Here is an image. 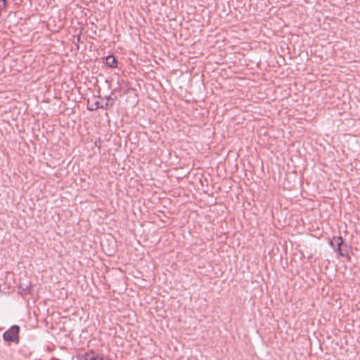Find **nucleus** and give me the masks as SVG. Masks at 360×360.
<instances>
[{"instance_id": "f257e3e1", "label": "nucleus", "mask_w": 360, "mask_h": 360, "mask_svg": "<svg viewBox=\"0 0 360 360\" xmlns=\"http://www.w3.org/2000/svg\"><path fill=\"white\" fill-rule=\"evenodd\" d=\"M19 332L20 326L13 325L4 333L3 339L5 342L18 343L19 341Z\"/></svg>"}, {"instance_id": "f03ea898", "label": "nucleus", "mask_w": 360, "mask_h": 360, "mask_svg": "<svg viewBox=\"0 0 360 360\" xmlns=\"http://www.w3.org/2000/svg\"><path fill=\"white\" fill-rule=\"evenodd\" d=\"M111 107H112V103H105L104 105H101L98 101L93 102L88 99L87 101V110L90 111H94L98 108L108 110Z\"/></svg>"}, {"instance_id": "7ed1b4c3", "label": "nucleus", "mask_w": 360, "mask_h": 360, "mask_svg": "<svg viewBox=\"0 0 360 360\" xmlns=\"http://www.w3.org/2000/svg\"><path fill=\"white\" fill-rule=\"evenodd\" d=\"M77 360H98V355L95 353H85L77 357Z\"/></svg>"}, {"instance_id": "20e7f679", "label": "nucleus", "mask_w": 360, "mask_h": 360, "mask_svg": "<svg viewBox=\"0 0 360 360\" xmlns=\"http://www.w3.org/2000/svg\"><path fill=\"white\" fill-rule=\"evenodd\" d=\"M105 64L110 68H115L117 66V60L113 56H108L105 58Z\"/></svg>"}, {"instance_id": "39448f33", "label": "nucleus", "mask_w": 360, "mask_h": 360, "mask_svg": "<svg viewBox=\"0 0 360 360\" xmlns=\"http://www.w3.org/2000/svg\"><path fill=\"white\" fill-rule=\"evenodd\" d=\"M334 243H336L337 246L341 245L343 243L342 238L341 236L334 237L333 240L330 241V245L333 246Z\"/></svg>"}, {"instance_id": "423d86ee", "label": "nucleus", "mask_w": 360, "mask_h": 360, "mask_svg": "<svg viewBox=\"0 0 360 360\" xmlns=\"http://www.w3.org/2000/svg\"><path fill=\"white\" fill-rule=\"evenodd\" d=\"M6 7V0H0V11Z\"/></svg>"}, {"instance_id": "0eeeda50", "label": "nucleus", "mask_w": 360, "mask_h": 360, "mask_svg": "<svg viewBox=\"0 0 360 360\" xmlns=\"http://www.w3.org/2000/svg\"><path fill=\"white\" fill-rule=\"evenodd\" d=\"M105 98L107 100L106 101V103H114V101L116 99V97H115V98H112V96L110 95V96H105Z\"/></svg>"}, {"instance_id": "6e6552de", "label": "nucleus", "mask_w": 360, "mask_h": 360, "mask_svg": "<svg viewBox=\"0 0 360 360\" xmlns=\"http://www.w3.org/2000/svg\"><path fill=\"white\" fill-rule=\"evenodd\" d=\"M340 246H341V245H338V248H337V250H336L335 251H336V252H338V254H339L340 256H342V257H345V254H343V253L342 252V250H341Z\"/></svg>"}, {"instance_id": "1a4fd4ad", "label": "nucleus", "mask_w": 360, "mask_h": 360, "mask_svg": "<svg viewBox=\"0 0 360 360\" xmlns=\"http://www.w3.org/2000/svg\"><path fill=\"white\" fill-rule=\"evenodd\" d=\"M98 360H108V359L105 356H98Z\"/></svg>"}]
</instances>
